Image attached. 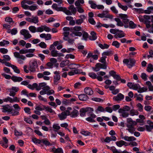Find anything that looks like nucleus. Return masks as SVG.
Returning a JSON list of instances; mask_svg holds the SVG:
<instances>
[{
  "instance_id": "nucleus-30",
  "label": "nucleus",
  "mask_w": 153,
  "mask_h": 153,
  "mask_svg": "<svg viewBox=\"0 0 153 153\" xmlns=\"http://www.w3.org/2000/svg\"><path fill=\"white\" fill-rule=\"evenodd\" d=\"M53 131L55 132H57L58 130L60 129V127L59 124L57 123H55L53 125Z\"/></svg>"
},
{
  "instance_id": "nucleus-31",
  "label": "nucleus",
  "mask_w": 153,
  "mask_h": 153,
  "mask_svg": "<svg viewBox=\"0 0 153 153\" xmlns=\"http://www.w3.org/2000/svg\"><path fill=\"white\" fill-rule=\"evenodd\" d=\"M19 110H15L13 109V111L11 112V114L12 116H17L19 114Z\"/></svg>"
},
{
  "instance_id": "nucleus-15",
  "label": "nucleus",
  "mask_w": 153,
  "mask_h": 153,
  "mask_svg": "<svg viewBox=\"0 0 153 153\" xmlns=\"http://www.w3.org/2000/svg\"><path fill=\"white\" fill-rule=\"evenodd\" d=\"M124 98V96L121 93L118 94L116 96L113 97V100L115 101L121 100Z\"/></svg>"
},
{
  "instance_id": "nucleus-23",
  "label": "nucleus",
  "mask_w": 153,
  "mask_h": 153,
  "mask_svg": "<svg viewBox=\"0 0 153 153\" xmlns=\"http://www.w3.org/2000/svg\"><path fill=\"white\" fill-rule=\"evenodd\" d=\"M52 152L54 153H63L62 149L61 148H58L56 149L53 147L52 149Z\"/></svg>"
},
{
  "instance_id": "nucleus-19",
  "label": "nucleus",
  "mask_w": 153,
  "mask_h": 153,
  "mask_svg": "<svg viewBox=\"0 0 153 153\" xmlns=\"http://www.w3.org/2000/svg\"><path fill=\"white\" fill-rule=\"evenodd\" d=\"M84 92L86 94L89 95H92L93 94V91L92 88L89 87H86L84 89Z\"/></svg>"
},
{
  "instance_id": "nucleus-13",
  "label": "nucleus",
  "mask_w": 153,
  "mask_h": 153,
  "mask_svg": "<svg viewBox=\"0 0 153 153\" xmlns=\"http://www.w3.org/2000/svg\"><path fill=\"white\" fill-rule=\"evenodd\" d=\"M68 10L71 13V14L70 15H72V13L74 15H75L76 12L77 10L76 8L74 7V6L73 5H70L68 7Z\"/></svg>"
},
{
  "instance_id": "nucleus-32",
  "label": "nucleus",
  "mask_w": 153,
  "mask_h": 153,
  "mask_svg": "<svg viewBox=\"0 0 153 153\" xmlns=\"http://www.w3.org/2000/svg\"><path fill=\"white\" fill-rule=\"evenodd\" d=\"M117 2L118 6L120 8L122 9L123 10L125 11H126L127 10L128 8L127 6L123 5L118 1Z\"/></svg>"
},
{
  "instance_id": "nucleus-20",
  "label": "nucleus",
  "mask_w": 153,
  "mask_h": 153,
  "mask_svg": "<svg viewBox=\"0 0 153 153\" xmlns=\"http://www.w3.org/2000/svg\"><path fill=\"white\" fill-rule=\"evenodd\" d=\"M78 96L79 100L81 101L86 100L88 99V97L86 94H82Z\"/></svg>"
},
{
  "instance_id": "nucleus-33",
  "label": "nucleus",
  "mask_w": 153,
  "mask_h": 153,
  "mask_svg": "<svg viewBox=\"0 0 153 153\" xmlns=\"http://www.w3.org/2000/svg\"><path fill=\"white\" fill-rule=\"evenodd\" d=\"M29 30L32 33H34L36 32V28L34 26H30L29 27Z\"/></svg>"
},
{
  "instance_id": "nucleus-22",
  "label": "nucleus",
  "mask_w": 153,
  "mask_h": 153,
  "mask_svg": "<svg viewBox=\"0 0 153 153\" xmlns=\"http://www.w3.org/2000/svg\"><path fill=\"white\" fill-rule=\"evenodd\" d=\"M82 38L81 39L82 40L87 41L88 40V38H89V36L88 33L85 31H82Z\"/></svg>"
},
{
  "instance_id": "nucleus-56",
  "label": "nucleus",
  "mask_w": 153,
  "mask_h": 153,
  "mask_svg": "<svg viewBox=\"0 0 153 153\" xmlns=\"http://www.w3.org/2000/svg\"><path fill=\"white\" fill-rule=\"evenodd\" d=\"M38 45L41 48H45L47 47L46 44L43 42H41L38 44Z\"/></svg>"
},
{
  "instance_id": "nucleus-46",
  "label": "nucleus",
  "mask_w": 153,
  "mask_h": 153,
  "mask_svg": "<svg viewBox=\"0 0 153 153\" xmlns=\"http://www.w3.org/2000/svg\"><path fill=\"white\" fill-rule=\"evenodd\" d=\"M44 110L45 109L46 111L49 112L50 113L55 112L52 109L48 106H46L45 105V106H44Z\"/></svg>"
},
{
  "instance_id": "nucleus-58",
  "label": "nucleus",
  "mask_w": 153,
  "mask_h": 153,
  "mask_svg": "<svg viewBox=\"0 0 153 153\" xmlns=\"http://www.w3.org/2000/svg\"><path fill=\"white\" fill-rule=\"evenodd\" d=\"M37 9H38V6L36 5H32L29 7V10L31 11H34Z\"/></svg>"
},
{
  "instance_id": "nucleus-11",
  "label": "nucleus",
  "mask_w": 153,
  "mask_h": 153,
  "mask_svg": "<svg viewBox=\"0 0 153 153\" xmlns=\"http://www.w3.org/2000/svg\"><path fill=\"white\" fill-rule=\"evenodd\" d=\"M2 107H3V108L1 109L2 110V111L3 112L5 113L7 112L9 113L13 111L12 107L8 105H2Z\"/></svg>"
},
{
  "instance_id": "nucleus-42",
  "label": "nucleus",
  "mask_w": 153,
  "mask_h": 153,
  "mask_svg": "<svg viewBox=\"0 0 153 153\" xmlns=\"http://www.w3.org/2000/svg\"><path fill=\"white\" fill-rule=\"evenodd\" d=\"M123 22L124 24V26L125 28H127L129 27V25L128 24L129 22V20L127 18L126 19H124V20L122 21Z\"/></svg>"
},
{
  "instance_id": "nucleus-4",
  "label": "nucleus",
  "mask_w": 153,
  "mask_h": 153,
  "mask_svg": "<svg viewBox=\"0 0 153 153\" xmlns=\"http://www.w3.org/2000/svg\"><path fill=\"white\" fill-rule=\"evenodd\" d=\"M107 65L105 64H102L100 63H97L95 67H93L92 69L94 71L97 72L100 69H106Z\"/></svg>"
},
{
  "instance_id": "nucleus-59",
  "label": "nucleus",
  "mask_w": 153,
  "mask_h": 153,
  "mask_svg": "<svg viewBox=\"0 0 153 153\" xmlns=\"http://www.w3.org/2000/svg\"><path fill=\"white\" fill-rule=\"evenodd\" d=\"M32 23L36 24L39 22L38 17L37 16L33 17Z\"/></svg>"
},
{
  "instance_id": "nucleus-44",
  "label": "nucleus",
  "mask_w": 153,
  "mask_h": 153,
  "mask_svg": "<svg viewBox=\"0 0 153 153\" xmlns=\"http://www.w3.org/2000/svg\"><path fill=\"white\" fill-rule=\"evenodd\" d=\"M147 90L148 88H140V86L139 87V88L137 90V92L138 93H141L143 92L144 91H146Z\"/></svg>"
},
{
  "instance_id": "nucleus-7",
  "label": "nucleus",
  "mask_w": 153,
  "mask_h": 153,
  "mask_svg": "<svg viewBox=\"0 0 153 153\" xmlns=\"http://www.w3.org/2000/svg\"><path fill=\"white\" fill-rule=\"evenodd\" d=\"M14 56L17 58L21 59H18L17 61L19 64H22L23 62L22 60H25L26 58L25 56L23 55H21L18 52H15L14 53Z\"/></svg>"
},
{
  "instance_id": "nucleus-29",
  "label": "nucleus",
  "mask_w": 153,
  "mask_h": 153,
  "mask_svg": "<svg viewBox=\"0 0 153 153\" xmlns=\"http://www.w3.org/2000/svg\"><path fill=\"white\" fill-rule=\"evenodd\" d=\"M146 84L148 86L149 90L153 91V85H152L151 82L149 81H147L146 82Z\"/></svg>"
},
{
  "instance_id": "nucleus-54",
  "label": "nucleus",
  "mask_w": 153,
  "mask_h": 153,
  "mask_svg": "<svg viewBox=\"0 0 153 153\" xmlns=\"http://www.w3.org/2000/svg\"><path fill=\"white\" fill-rule=\"evenodd\" d=\"M32 140L33 142L35 143L40 144L42 143V140H40L36 138H33Z\"/></svg>"
},
{
  "instance_id": "nucleus-64",
  "label": "nucleus",
  "mask_w": 153,
  "mask_h": 153,
  "mask_svg": "<svg viewBox=\"0 0 153 153\" xmlns=\"http://www.w3.org/2000/svg\"><path fill=\"white\" fill-rule=\"evenodd\" d=\"M112 45L114 46L116 48H118L119 47L120 43L117 41H114L112 43Z\"/></svg>"
},
{
  "instance_id": "nucleus-17",
  "label": "nucleus",
  "mask_w": 153,
  "mask_h": 153,
  "mask_svg": "<svg viewBox=\"0 0 153 153\" xmlns=\"http://www.w3.org/2000/svg\"><path fill=\"white\" fill-rule=\"evenodd\" d=\"M91 36H89V39L91 40H95L97 38L96 33L93 31H91L90 33Z\"/></svg>"
},
{
  "instance_id": "nucleus-60",
  "label": "nucleus",
  "mask_w": 153,
  "mask_h": 153,
  "mask_svg": "<svg viewBox=\"0 0 153 153\" xmlns=\"http://www.w3.org/2000/svg\"><path fill=\"white\" fill-rule=\"evenodd\" d=\"M74 30L75 32H79L82 30V28L80 26H75L74 27Z\"/></svg>"
},
{
  "instance_id": "nucleus-39",
  "label": "nucleus",
  "mask_w": 153,
  "mask_h": 153,
  "mask_svg": "<svg viewBox=\"0 0 153 153\" xmlns=\"http://www.w3.org/2000/svg\"><path fill=\"white\" fill-rule=\"evenodd\" d=\"M139 114L138 111L134 109L131 110L130 111V114L132 116L137 115Z\"/></svg>"
},
{
  "instance_id": "nucleus-26",
  "label": "nucleus",
  "mask_w": 153,
  "mask_h": 153,
  "mask_svg": "<svg viewBox=\"0 0 153 153\" xmlns=\"http://www.w3.org/2000/svg\"><path fill=\"white\" fill-rule=\"evenodd\" d=\"M46 85V83L45 82H42L39 83V85L37 88H36V90L37 91H39L41 89H43L45 86Z\"/></svg>"
},
{
  "instance_id": "nucleus-53",
  "label": "nucleus",
  "mask_w": 153,
  "mask_h": 153,
  "mask_svg": "<svg viewBox=\"0 0 153 153\" xmlns=\"http://www.w3.org/2000/svg\"><path fill=\"white\" fill-rule=\"evenodd\" d=\"M128 128L126 129L131 134H133L134 132L135 131V128L134 127H128Z\"/></svg>"
},
{
  "instance_id": "nucleus-12",
  "label": "nucleus",
  "mask_w": 153,
  "mask_h": 153,
  "mask_svg": "<svg viewBox=\"0 0 153 153\" xmlns=\"http://www.w3.org/2000/svg\"><path fill=\"white\" fill-rule=\"evenodd\" d=\"M127 127H134V126L137 125V123L136 121H133L131 118H128L127 119Z\"/></svg>"
},
{
  "instance_id": "nucleus-62",
  "label": "nucleus",
  "mask_w": 153,
  "mask_h": 153,
  "mask_svg": "<svg viewBox=\"0 0 153 153\" xmlns=\"http://www.w3.org/2000/svg\"><path fill=\"white\" fill-rule=\"evenodd\" d=\"M24 120L27 123L29 124H32L33 123V122L28 117H25L24 118Z\"/></svg>"
},
{
  "instance_id": "nucleus-16",
  "label": "nucleus",
  "mask_w": 153,
  "mask_h": 153,
  "mask_svg": "<svg viewBox=\"0 0 153 153\" xmlns=\"http://www.w3.org/2000/svg\"><path fill=\"white\" fill-rule=\"evenodd\" d=\"M127 144V143L126 142L123 140L117 141L116 142V145L119 147H121L123 146H128V145Z\"/></svg>"
},
{
  "instance_id": "nucleus-1",
  "label": "nucleus",
  "mask_w": 153,
  "mask_h": 153,
  "mask_svg": "<svg viewBox=\"0 0 153 153\" xmlns=\"http://www.w3.org/2000/svg\"><path fill=\"white\" fill-rule=\"evenodd\" d=\"M52 7L53 9H55L58 11H63L65 13L66 15L71 14L70 12L65 7H58L57 4L56 3H53L52 5Z\"/></svg>"
},
{
  "instance_id": "nucleus-37",
  "label": "nucleus",
  "mask_w": 153,
  "mask_h": 153,
  "mask_svg": "<svg viewBox=\"0 0 153 153\" xmlns=\"http://www.w3.org/2000/svg\"><path fill=\"white\" fill-rule=\"evenodd\" d=\"M146 70L149 73H151L153 71V67L152 64L150 63L148 64Z\"/></svg>"
},
{
  "instance_id": "nucleus-50",
  "label": "nucleus",
  "mask_w": 153,
  "mask_h": 153,
  "mask_svg": "<svg viewBox=\"0 0 153 153\" xmlns=\"http://www.w3.org/2000/svg\"><path fill=\"white\" fill-rule=\"evenodd\" d=\"M129 27L130 28H134L136 27V25L132 21H131L129 22Z\"/></svg>"
},
{
  "instance_id": "nucleus-10",
  "label": "nucleus",
  "mask_w": 153,
  "mask_h": 153,
  "mask_svg": "<svg viewBox=\"0 0 153 153\" xmlns=\"http://www.w3.org/2000/svg\"><path fill=\"white\" fill-rule=\"evenodd\" d=\"M70 113L69 111H65L59 114L58 116L60 120H63L66 118L67 116L69 115Z\"/></svg>"
},
{
  "instance_id": "nucleus-5",
  "label": "nucleus",
  "mask_w": 153,
  "mask_h": 153,
  "mask_svg": "<svg viewBox=\"0 0 153 153\" xmlns=\"http://www.w3.org/2000/svg\"><path fill=\"white\" fill-rule=\"evenodd\" d=\"M144 17V23L146 25V27L149 28L151 27V21L150 20L151 19V16L145 15Z\"/></svg>"
},
{
  "instance_id": "nucleus-28",
  "label": "nucleus",
  "mask_w": 153,
  "mask_h": 153,
  "mask_svg": "<svg viewBox=\"0 0 153 153\" xmlns=\"http://www.w3.org/2000/svg\"><path fill=\"white\" fill-rule=\"evenodd\" d=\"M69 63V61L68 60H65L62 61L60 64V66L61 68H63L68 65Z\"/></svg>"
},
{
  "instance_id": "nucleus-9",
  "label": "nucleus",
  "mask_w": 153,
  "mask_h": 153,
  "mask_svg": "<svg viewBox=\"0 0 153 153\" xmlns=\"http://www.w3.org/2000/svg\"><path fill=\"white\" fill-rule=\"evenodd\" d=\"M53 73L55 75L53 76V83L54 85H57L58 83V81L60 80L61 78V76L59 75L60 72L59 71H55Z\"/></svg>"
},
{
  "instance_id": "nucleus-41",
  "label": "nucleus",
  "mask_w": 153,
  "mask_h": 153,
  "mask_svg": "<svg viewBox=\"0 0 153 153\" xmlns=\"http://www.w3.org/2000/svg\"><path fill=\"white\" fill-rule=\"evenodd\" d=\"M42 143H43L46 146H51L52 145L51 143L45 139L42 140Z\"/></svg>"
},
{
  "instance_id": "nucleus-2",
  "label": "nucleus",
  "mask_w": 153,
  "mask_h": 153,
  "mask_svg": "<svg viewBox=\"0 0 153 153\" xmlns=\"http://www.w3.org/2000/svg\"><path fill=\"white\" fill-rule=\"evenodd\" d=\"M123 62L126 65L128 68H130L134 66L136 61L134 59L131 58L129 59H125L123 60Z\"/></svg>"
},
{
  "instance_id": "nucleus-51",
  "label": "nucleus",
  "mask_w": 153,
  "mask_h": 153,
  "mask_svg": "<svg viewBox=\"0 0 153 153\" xmlns=\"http://www.w3.org/2000/svg\"><path fill=\"white\" fill-rule=\"evenodd\" d=\"M57 52L58 51L56 50L52 51L51 52V55L53 57L58 56V53Z\"/></svg>"
},
{
  "instance_id": "nucleus-45",
  "label": "nucleus",
  "mask_w": 153,
  "mask_h": 153,
  "mask_svg": "<svg viewBox=\"0 0 153 153\" xmlns=\"http://www.w3.org/2000/svg\"><path fill=\"white\" fill-rule=\"evenodd\" d=\"M107 57L106 56H102L99 61L100 62L103 63V64H106V61L105 59Z\"/></svg>"
},
{
  "instance_id": "nucleus-43",
  "label": "nucleus",
  "mask_w": 153,
  "mask_h": 153,
  "mask_svg": "<svg viewBox=\"0 0 153 153\" xmlns=\"http://www.w3.org/2000/svg\"><path fill=\"white\" fill-rule=\"evenodd\" d=\"M84 3V0H77L75 3L76 6H80V4H83Z\"/></svg>"
},
{
  "instance_id": "nucleus-48",
  "label": "nucleus",
  "mask_w": 153,
  "mask_h": 153,
  "mask_svg": "<svg viewBox=\"0 0 153 153\" xmlns=\"http://www.w3.org/2000/svg\"><path fill=\"white\" fill-rule=\"evenodd\" d=\"M119 17L122 19V21L124 20V19H126L128 18V16L126 14H123L120 13L119 14Z\"/></svg>"
},
{
  "instance_id": "nucleus-21",
  "label": "nucleus",
  "mask_w": 153,
  "mask_h": 153,
  "mask_svg": "<svg viewBox=\"0 0 153 153\" xmlns=\"http://www.w3.org/2000/svg\"><path fill=\"white\" fill-rule=\"evenodd\" d=\"M118 112L122 114V116L124 117H126L129 115V114L128 112L124 111L123 110L122 108L119 109L118 110Z\"/></svg>"
},
{
  "instance_id": "nucleus-57",
  "label": "nucleus",
  "mask_w": 153,
  "mask_h": 153,
  "mask_svg": "<svg viewBox=\"0 0 153 153\" xmlns=\"http://www.w3.org/2000/svg\"><path fill=\"white\" fill-rule=\"evenodd\" d=\"M44 106H45V105H42L41 106H37L36 107L35 109L37 110L43 111L44 110Z\"/></svg>"
},
{
  "instance_id": "nucleus-8",
  "label": "nucleus",
  "mask_w": 153,
  "mask_h": 153,
  "mask_svg": "<svg viewBox=\"0 0 153 153\" xmlns=\"http://www.w3.org/2000/svg\"><path fill=\"white\" fill-rule=\"evenodd\" d=\"M8 92H10L9 95L14 97L16 94V93L19 90V88L13 86L12 88L7 89Z\"/></svg>"
},
{
  "instance_id": "nucleus-47",
  "label": "nucleus",
  "mask_w": 153,
  "mask_h": 153,
  "mask_svg": "<svg viewBox=\"0 0 153 153\" xmlns=\"http://www.w3.org/2000/svg\"><path fill=\"white\" fill-rule=\"evenodd\" d=\"M10 42L8 41L3 40V41L0 42V46H3L5 45H8L9 44Z\"/></svg>"
},
{
  "instance_id": "nucleus-6",
  "label": "nucleus",
  "mask_w": 153,
  "mask_h": 153,
  "mask_svg": "<svg viewBox=\"0 0 153 153\" xmlns=\"http://www.w3.org/2000/svg\"><path fill=\"white\" fill-rule=\"evenodd\" d=\"M20 34L24 36V39L26 40L32 37L29 31L25 29H23L20 31Z\"/></svg>"
},
{
  "instance_id": "nucleus-36",
  "label": "nucleus",
  "mask_w": 153,
  "mask_h": 153,
  "mask_svg": "<svg viewBox=\"0 0 153 153\" xmlns=\"http://www.w3.org/2000/svg\"><path fill=\"white\" fill-rule=\"evenodd\" d=\"M25 3H26L25 1L23 0L21 2V4L22 5V7L25 9H29L30 6L25 4H24Z\"/></svg>"
},
{
  "instance_id": "nucleus-27",
  "label": "nucleus",
  "mask_w": 153,
  "mask_h": 153,
  "mask_svg": "<svg viewBox=\"0 0 153 153\" xmlns=\"http://www.w3.org/2000/svg\"><path fill=\"white\" fill-rule=\"evenodd\" d=\"M78 111L75 109L73 110L70 114L71 116L72 117H76L78 116Z\"/></svg>"
},
{
  "instance_id": "nucleus-3",
  "label": "nucleus",
  "mask_w": 153,
  "mask_h": 153,
  "mask_svg": "<svg viewBox=\"0 0 153 153\" xmlns=\"http://www.w3.org/2000/svg\"><path fill=\"white\" fill-rule=\"evenodd\" d=\"M37 67V61L35 60H32L29 63V70L31 72H36V68Z\"/></svg>"
},
{
  "instance_id": "nucleus-61",
  "label": "nucleus",
  "mask_w": 153,
  "mask_h": 153,
  "mask_svg": "<svg viewBox=\"0 0 153 153\" xmlns=\"http://www.w3.org/2000/svg\"><path fill=\"white\" fill-rule=\"evenodd\" d=\"M86 112H88L89 114L92 113L93 111H94L93 109L92 108L88 107L85 108Z\"/></svg>"
},
{
  "instance_id": "nucleus-35",
  "label": "nucleus",
  "mask_w": 153,
  "mask_h": 153,
  "mask_svg": "<svg viewBox=\"0 0 153 153\" xmlns=\"http://www.w3.org/2000/svg\"><path fill=\"white\" fill-rule=\"evenodd\" d=\"M125 36V33H119L117 32V34L115 35L114 37L116 38H121L124 37Z\"/></svg>"
},
{
  "instance_id": "nucleus-25",
  "label": "nucleus",
  "mask_w": 153,
  "mask_h": 153,
  "mask_svg": "<svg viewBox=\"0 0 153 153\" xmlns=\"http://www.w3.org/2000/svg\"><path fill=\"white\" fill-rule=\"evenodd\" d=\"M74 27L70 28V30L69 31H70L72 32L73 34H74L75 36H82V32H75L74 30Z\"/></svg>"
},
{
  "instance_id": "nucleus-55",
  "label": "nucleus",
  "mask_w": 153,
  "mask_h": 153,
  "mask_svg": "<svg viewBox=\"0 0 153 153\" xmlns=\"http://www.w3.org/2000/svg\"><path fill=\"white\" fill-rule=\"evenodd\" d=\"M104 108L101 106H99L98 107L97 109L95 111L96 113H98V111L104 112L105 111Z\"/></svg>"
},
{
  "instance_id": "nucleus-49",
  "label": "nucleus",
  "mask_w": 153,
  "mask_h": 153,
  "mask_svg": "<svg viewBox=\"0 0 153 153\" xmlns=\"http://www.w3.org/2000/svg\"><path fill=\"white\" fill-rule=\"evenodd\" d=\"M89 76L93 79H96L97 75L94 72H90L88 73Z\"/></svg>"
},
{
  "instance_id": "nucleus-40",
  "label": "nucleus",
  "mask_w": 153,
  "mask_h": 153,
  "mask_svg": "<svg viewBox=\"0 0 153 153\" xmlns=\"http://www.w3.org/2000/svg\"><path fill=\"white\" fill-rule=\"evenodd\" d=\"M88 3L91 5V7L92 9H95L97 8V5L94 3L93 1L92 0H89Z\"/></svg>"
},
{
  "instance_id": "nucleus-38",
  "label": "nucleus",
  "mask_w": 153,
  "mask_h": 153,
  "mask_svg": "<svg viewBox=\"0 0 153 153\" xmlns=\"http://www.w3.org/2000/svg\"><path fill=\"white\" fill-rule=\"evenodd\" d=\"M80 115L81 117L85 116V115L86 113V112L85 108H81L80 109Z\"/></svg>"
},
{
  "instance_id": "nucleus-24",
  "label": "nucleus",
  "mask_w": 153,
  "mask_h": 153,
  "mask_svg": "<svg viewBox=\"0 0 153 153\" xmlns=\"http://www.w3.org/2000/svg\"><path fill=\"white\" fill-rule=\"evenodd\" d=\"M11 79L14 82H20L23 80L22 78L20 77H17L16 76H13Z\"/></svg>"
},
{
  "instance_id": "nucleus-18",
  "label": "nucleus",
  "mask_w": 153,
  "mask_h": 153,
  "mask_svg": "<svg viewBox=\"0 0 153 153\" xmlns=\"http://www.w3.org/2000/svg\"><path fill=\"white\" fill-rule=\"evenodd\" d=\"M122 138L126 141L129 142L134 141L136 140V138L133 136L128 137L127 136L122 137Z\"/></svg>"
},
{
  "instance_id": "nucleus-34",
  "label": "nucleus",
  "mask_w": 153,
  "mask_h": 153,
  "mask_svg": "<svg viewBox=\"0 0 153 153\" xmlns=\"http://www.w3.org/2000/svg\"><path fill=\"white\" fill-rule=\"evenodd\" d=\"M98 46L101 48L102 49H107L109 47L108 45L105 43L103 45L101 43L99 44H98Z\"/></svg>"
},
{
  "instance_id": "nucleus-14",
  "label": "nucleus",
  "mask_w": 153,
  "mask_h": 153,
  "mask_svg": "<svg viewBox=\"0 0 153 153\" xmlns=\"http://www.w3.org/2000/svg\"><path fill=\"white\" fill-rule=\"evenodd\" d=\"M110 149L112 151L113 153H129L126 150L123 151H119L114 146L111 147L110 148Z\"/></svg>"
},
{
  "instance_id": "nucleus-63",
  "label": "nucleus",
  "mask_w": 153,
  "mask_h": 153,
  "mask_svg": "<svg viewBox=\"0 0 153 153\" xmlns=\"http://www.w3.org/2000/svg\"><path fill=\"white\" fill-rule=\"evenodd\" d=\"M111 54H112L111 51H107L103 52L102 54V56H109L111 55Z\"/></svg>"
},
{
  "instance_id": "nucleus-52",
  "label": "nucleus",
  "mask_w": 153,
  "mask_h": 153,
  "mask_svg": "<svg viewBox=\"0 0 153 153\" xmlns=\"http://www.w3.org/2000/svg\"><path fill=\"white\" fill-rule=\"evenodd\" d=\"M134 9L135 11L139 14L144 13V10L142 8H134Z\"/></svg>"
}]
</instances>
